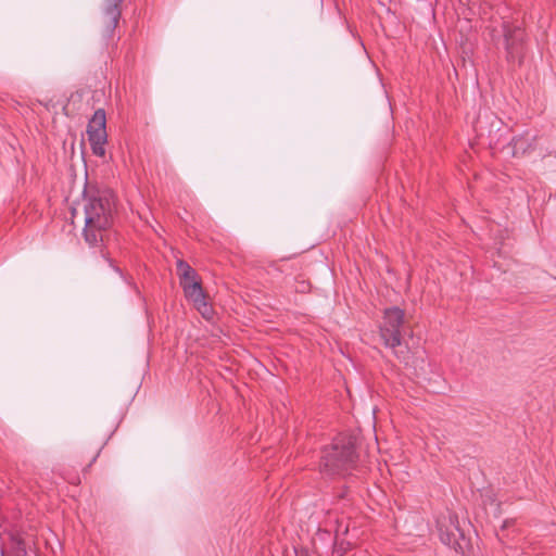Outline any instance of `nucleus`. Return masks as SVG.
<instances>
[{"label":"nucleus","instance_id":"f257e3e1","mask_svg":"<svg viewBox=\"0 0 556 556\" xmlns=\"http://www.w3.org/2000/svg\"><path fill=\"white\" fill-rule=\"evenodd\" d=\"M115 198L110 190H97L84 198V238L90 247L102 243L113 225Z\"/></svg>","mask_w":556,"mask_h":556},{"label":"nucleus","instance_id":"f03ea898","mask_svg":"<svg viewBox=\"0 0 556 556\" xmlns=\"http://www.w3.org/2000/svg\"><path fill=\"white\" fill-rule=\"evenodd\" d=\"M357 438L342 433L333 439L330 446L323 451L320 471L328 476L343 475L355 467Z\"/></svg>","mask_w":556,"mask_h":556},{"label":"nucleus","instance_id":"7ed1b4c3","mask_svg":"<svg viewBox=\"0 0 556 556\" xmlns=\"http://www.w3.org/2000/svg\"><path fill=\"white\" fill-rule=\"evenodd\" d=\"M405 324V312L400 307H389L384 311L383 321L380 325V337L387 348L394 351L396 357L406 361L407 352L396 351L402 345V336Z\"/></svg>","mask_w":556,"mask_h":556},{"label":"nucleus","instance_id":"20e7f679","mask_svg":"<svg viewBox=\"0 0 556 556\" xmlns=\"http://www.w3.org/2000/svg\"><path fill=\"white\" fill-rule=\"evenodd\" d=\"M105 125V111L103 109H99L93 113L87 127L89 142L93 154L97 156H104L105 154V143L108 141Z\"/></svg>","mask_w":556,"mask_h":556},{"label":"nucleus","instance_id":"39448f33","mask_svg":"<svg viewBox=\"0 0 556 556\" xmlns=\"http://www.w3.org/2000/svg\"><path fill=\"white\" fill-rule=\"evenodd\" d=\"M505 49L508 62L520 64L525 55V31L519 25L503 24Z\"/></svg>","mask_w":556,"mask_h":556},{"label":"nucleus","instance_id":"423d86ee","mask_svg":"<svg viewBox=\"0 0 556 556\" xmlns=\"http://www.w3.org/2000/svg\"><path fill=\"white\" fill-rule=\"evenodd\" d=\"M437 529L443 544L454 548L458 545V539L463 536V533L458 526L457 515L451 511L441 514L437 519Z\"/></svg>","mask_w":556,"mask_h":556},{"label":"nucleus","instance_id":"0eeeda50","mask_svg":"<svg viewBox=\"0 0 556 556\" xmlns=\"http://www.w3.org/2000/svg\"><path fill=\"white\" fill-rule=\"evenodd\" d=\"M186 298L191 301L194 307L202 314L203 317H208L211 307L206 303L205 294L203 292L201 282H193L182 289Z\"/></svg>","mask_w":556,"mask_h":556},{"label":"nucleus","instance_id":"6e6552de","mask_svg":"<svg viewBox=\"0 0 556 556\" xmlns=\"http://www.w3.org/2000/svg\"><path fill=\"white\" fill-rule=\"evenodd\" d=\"M124 0H104L105 33L111 37L121 17V4Z\"/></svg>","mask_w":556,"mask_h":556},{"label":"nucleus","instance_id":"1a4fd4ad","mask_svg":"<svg viewBox=\"0 0 556 556\" xmlns=\"http://www.w3.org/2000/svg\"><path fill=\"white\" fill-rule=\"evenodd\" d=\"M535 137L530 134L521 135L513 138L510 141L511 152L514 156L523 155L533 149Z\"/></svg>","mask_w":556,"mask_h":556},{"label":"nucleus","instance_id":"9d476101","mask_svg":"<svg viewBox=\"0 0 556 556\" xmlns=\"http://www.w3.org/2000/svg\"><path fill=\"white\" fill-rule=\"evenodd\" d=\"M194 274V269L185 261L178 260L177 261V275L179 278L182 276Z\"/></svg>","mask_w":556,"mask_h":556},{"label":"nucleus","instance_id":"9b49d317","mask_svg":"<svg viewBox=\"0 0 556 556\" xmlns=\"http://www.w3.org/2000/svg\"><path fill=\"white\" fill-rule=\"evenodd\" d=\"M179 280L182 289H185V287H187L188 285L190 286L193 282H200L195 270L194 274L182 276L181 278H179Z\"/></svg>","mask_w":556,"mask_h":556},{"label":"nucleus","instance_id":"f8f14e48","mask_svg":"<svg viewBox=\"0 0 556 556\" xmlns=\"http://www.w3.org/2000/svg\"><path fill=\"white\" fill-rule=\"evenodd\" d=\"M103 257L108 261V263L113 266L112 261L110 258H106L105 254H103Z\"/></svg>","mask_w":556,"mask_h":556},{"label":"nucleus","instance_id":"ddd939ff","mask_svg":"<svg viewBox=\"0 0 556 556\" xmlns=\"http://www.w3.org/2000/svg\"><path fill=\"white\" fill-rule=\"evenodd\" d=\"M115 271H117L118 274H121V270L118 267H114Z\"/></svg>","mask_w":556,"mask_h":556},{"label":"nucleus","instance_id":"4468645a","mask_svg":"<svg viewBox=\"0 0 556 556\" xmlns=\"http://www.w3.org/2000/svg\"><path fill=\"white\" fill-rule=\"evenodd\" d=\"M99 456V453H96V455L93 456V459H97Z\"/></svg>","mask_w":556,"mask_h":556},{"label":"nucleus","instance_id":"2eb2a0df","mask_svg":"<svg viewBox=\"0 0 556 556\" xmlns=\"http://www.w3.org/2000/svg\"><path fill=\"white\" fill-rule=\"evenodd\" d=\"M99 456V453H96V455L93 456V459H97Z\"/></svg>","mask_w":556,"mask_h":556},{"label":"nucleus","instance_id":"dca6fc26","mask_svg":"<svg viewBox=\"0 0 556 556\" xmlns=\"http://www.w3.org/2000/svg\"><path fill=\"white\" fill-rule=\"evenodd\" d=\"M99 456V453H96V455L93 456V459H97Z\"/></svg>","mask_w":556,"mask_h":556},{"label":"nucleus","instance_id":"f3484780","mask_svg":"<svg viewBox=\"0 0 556 556\" xmlns=\"http://www.w3.org/2000/svg\"><path fill=\"white\" fill-rule=\"evenodd\" d=\"M1 556H4V552L3 551H1Z\"/></svg>","mask_w":556,"mask_h":556}]
</instances>
